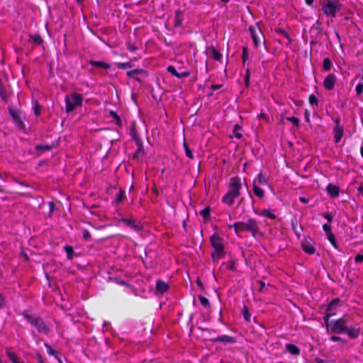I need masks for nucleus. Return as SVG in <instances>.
I'll return each instance as SVG.
<instances>
[{
	"instance_id": "obj_1",
	"label": "nucleus",
	"mask_w": 363,
	"mask_h": 363,
	"mask_svg": "<svg viewBox=\"0 0 363 363\" xmlns=\"http://www.w3.org/2000/svg\"><path fill=\"white\" fill-rule=\"evenodd\" d=\"M229 228H233L237 235L241 232H250L254 238L263 236L258 223L254 218H248L246 222H235L233 224L228 225Z\"/></svg>"
},
{
	"instance_id": "obj_2",
	"label": "nucleus",
	"mask_w": 363,
	"mask_h": 363,
	"mask_svg": "<svg viewBox=\"0 0 363 363\" xmlns=\"http://www.w3.org/2000/svg\"><path fill=\"white\" fill-rule=\"evenodd\" d=\"M210 243L213 250L211 256L214 263L218 264V261L225 256V245L223 239L217 233H213L210 237Z\"/></svg>"
},
{
	"instance_id": "obj_3",
	"label": "nucleus",
	"mask_w": 363,
	"mask_h": 363,
	"mask_svg": "<svg viewBox=\"0 0 363 363\" xmlns=\"http://www.w3.org/2000/svg\"><path fill=\"white\" fill-rule=\"evenodd\" d=\"M21 315L32 326L36 328L39 333L48 335L50 328L41 317L33 315L26 311H23Z\"/></svg>"
},
{
	"instance_id": "obj_4",
	"label": "nucleus",
	"mask_w": 363,
	"mask_h": 363,
	"mask_svg": "<svg viewBox=\"0 0 363 363\" xmlns=\"http://www.w3.org/2000/svg\"><path fill=\"white\" fill-rule=\"evenodd\" d=\"M65 111L69 113L73 111L77 107L82 106L83 103V96L79 93L74 92L71 94H67L65 97Z\"/></svg>"
},
{
	"instance_id": "obj_5",
	"label": "nucleus",
	"mask_w": 363,
	"mask_h": 363,
	"mask_svg": "<svg viewBox=\"0 0 363 363\" xmlns=\"http://www.w3.org/2000/svg\"><path fill=\"white\" fill-rule=\"evenodd\" d=\"M348 318L345 316L342 317L336 320L329 322L332 331L337 334L345 333L348 326Z\"/></svg>"
},
{
	"instance_id": "obj_6",
	"label": "nucleus",
	"mask_w": 363,
	"mask_h": 363,
	"mask_svg": "<svg viewBox=\"0 0 363 363\" xmlns=\"http://www.w3.org/2000/svg\"><path fill=\"white\" fill-rule=\"evenodd\" d=\"M339 9L340 4L337 0H327L322 6L323 12L327 16L335 17Z\"/></svg>"
},
{
	"instance_id": "obj_7",
	"label": "nucleus",
	"mask_w": 363,
	"mask_h": 363,
	"mask_svg": "<svg viewBox=\"0 0 363 363\" xmlns=\"http://www.w3.org/2000/svg\"><path fill=\"white\" fill-rule=\"evenodd\" d=\"M249 31L250 33L255 46H259L262 40H264V36L260 27L259 26L258 23H257L255 26H250L249 27Z\"/></svg>"
},
{
	"instance_id": "obj_8",
	"label": "nucleus",
	"mask_w": 363,
	"mask_h": 363,
	"mask_svg": "<svg viewBox=\"0 0 363 363\" xmlns=\"http://www.w3.org/2000/svg\"><path fill=\"white\" fill-rule=\"evenodd\" d=\"M228 194L233 196L238 197L240 195V189L242 188L241 179L238 177H232L230 180Z\"/></svg>"
},
{
	"instance_id": "obj_9",
	"label": "nucleus",
	"mask_w": 363,
	"mask_h": 363,
	"mask_svg": "<svg viewBox=\"0 0 363 363\" xmlns=\"http://www.w3.org/2000/svg\"><path fill=\"white\" fill-rule=\"evenodd\" d=\"M9 114L16 124V125L21 130L25 129V124L22 120V112L19 110L14 109L12 107L9 108Z\"/></svg>"
},
{
	"instance_id": "obj_10",
	"label": "nucleus",
	"mask_w": 363,
	"mask_h": 363,
	"mask_svg": "<svg viewBox=\"0 0 363 363\" xmlns=\"http://www.w3.org/2000/svg\"><path fill=\"white\" fill-rule=\"evenodd\" d=\"M340 299L339 298H335L333 299L327 306V313L323 317L324 322L326 325V327L328 328L329 325V319L332 315H335V313L332 311L336 308V306H340Z\"/></svg>"
},
{
	"instance_id": "obj_11",
	"label": "nucleus",
	"mask_w": 363,
	"mask_h": 363,
	"mask_svg": "<svg viewBox=\"0 0 363 363\" xmlns=\"http://www.w3.org/2000/svg\"><path fill=\"white\" fill-rule=\"evenodd\" d=\"M302 250L308 255H313L315 252L314 241L309 237L304 238L301 242Z\"/></svg>"
},
{
	"instance_id": "obj_12",
	"label": "nucleus",
	"mask_w": 363,
	"mask_h": 363,
	"mask_svg": "<svg viewBox=\"0 0 363 363\" xmlns=\"http://www.w3.org/2000/svg\"><path fill=\"white\" fill-rule=\"evenodd\" d=\"M335 127L333 129L334 132V140L335 143H337L340 141L341 138L343 135V126L340 124V118L337 117L335 120Z\"/></svg>"
},
{
	"instance_id": "obj_13",
	"label": "nucleus",
	"mask_w": 363,
	"mask_h": 363,
	"mask_svg": "<svg viewBox=\"0 0 363 363\" xmlns=\"http://www.w3.org/2000/svg\"><path fill=\"white\" fill-rule=\"evenodd\" d=\"M119 221L123 223L126 226L132 228L136 232H139L143 228L142 224L140 223H137L136 220L132 218H121Z\"/></svg>"
},
{
	"instance_id": "obj_14",
	"label": "nucleus",
	"mask_w": 363,
	"mask_h": 363,
	"mask_svg": "<svg viewBox=\"0 0 363 363\" xmlns=\"http://www.w3.org/2000/svg\"><path fill=\"white\" fill-rule=\"evenodd\" d=\"M311 37L318 39L320 38L323 33L322 23L319 20H317L312 27L311 28Z\"/></svg>"
},
{
	"instance_id": "obj_15",
	"label": "nucleus",
	"mask_w": 363,
	"mask_h": 363,
	"mask_svg": "<svg viewBox=\"0 0 363 363\" xmlns=\"http://www.w3.org/2000/svg\"><path fill=\"white\" fill-rule=\"evenodd\" d=\"M337 81V77L335 74H329L323 81V86L327 90H332L335 87Z\"/></svg>"
},
{
	"instance_id": "obj_16",
	"label": "nucleus",
	"mask_w": 363,
	"mask_h": 363,
	"mask_svg": "<svg viewBox=\"0 0 363 363\" xmlns=\"http://www.w3.org/2000/svg\"><path fill=\"white\" fill-rule=\"evenodd\" d=\"M206 52L216 61H219L222 58L221 53L214 46L206 47Z\"/></svg>"
},
{
	"instance_id": "obj_17",
	"label": "nucleus",
	"mask_w": 363,
	"mask_h": 363,
	"mask_svg": "<svg viewBox=\"0 0 363 363\" xmlns=\"http://www.w3.org/2000/svg\"><path fill=\"white\" fill-rule=\"evenodd\" d=\"M127 75L129 77H133L134 78L135 80H137L138 82H141V79L138 77H135V74H142L145 77H147V72L145 70V69H133V70H129L127 72Z\"/></svg>"
},
{
	"instance_id": "obj_18",
	"label": "nucleus",
	"mask_w": 363,
	"mask_h": 363,
	"mask_svg": "<svg viewBox=\"0 0 363 363\" xmlns=\"http://www.w3.org/2000/svg\"><path fill=\"white\" fill-rule=\"evenodd\" d=\"M213 342H223V343H234L235 342V338L228 335H223L220 336H218L215 338L211 340Z\"/></svg>"
},
{
	"instance_id": "obj_19",
	"label": "nucleus",
	"mask_w": 363,
	"mask_h": 363,
	"mask_svg": "<svg viewBox=\"0 0 363 363\" xmlns=\"http://www.w3.org/2000/svg\"><path fill=\"white\" fill-rule=\"evenodd\" d=\"M136 145L138 146V150L133 154V158L134 160H139L142 159L143 157L144 156L145 150H144V147H143V143L141 140L137 141Z\"/></svg>"
},
{
	"instance_id": "obj_20",
	"label": "nucleus",
	"mask_w": 363,
	"mask_h": 363,
	"mask_svg": "<svg viewBox=\"0 0 363 363\" xmlns=\"http://www.w3.org/2000/svg\"><path fill=\"white\" fill-rule=\"evenodd\" d=\"M169 289V285L165 281L158 279L156 281V291L158 294H164Z\"/></svg>"
},
{
	"instance_id": "obj_21",
	"label": "nucleus",
	"mask_w": 363,
	"mask_h": 363,
	"mask_svg": "<svg viewBox=\"0 0 363 363\" xmlns=\"http://www.w3.org/2000/svg\"><path fill=\"white\" fill-rule=\"evenodd\" d=\"M326 190L328 194L332 197H337L340 194V188L331 183L327 186Z\"/></svg>"
},
{
	"instance_id": "obj_22",
	"label": "nucleus",
	"mask_w": 363,
	"mask_h": 363,
	"mask_svg": "<svg viewBox=\"0 0 363 363\" xmlns=\"http://www.w3.org/2000/svg\"><path fill=\"white\" fill-rule=\"evenodd\" d=\"M359 332L360 330L359 328L347 326L345 333H346L350 338L355 339L358 337Z\"/></svg>"
},
{
	"instance_id": "obj_23",
	"label": "nucleus",
	"mask_w": 363,
	"mask_h": 363,
	"mask_svg": "<svg viewBox=\"0 0 363 363\" xmlns=\"http://www.w3.org/2000/svg\"><path fill=\"white\" fill-rule=\"evenodd\" d=\"M292 230L294 233V234L298 237L300 238L301 235V232L303 231L302 226L298 227V222L296 218H294L291 222Z\"/></svg>"
},
{
	"instance_id": "obj_24",
	"label": "nucleus",
	"mask_w": 363,
	"mask_h": 363,
	"mask_svg": "<svg viewBox=\"0 0 363 363\" xmlns=\"http://www.w3.org/2000/svg\"><path fill=\"white\" fill-rule=\"evenodd\" d=\"M237 197L235 196H233V195L228 194V192L223 196L222 198V202L228 206H231L232 205H233L234 202H235V199H236Z\"/></svg>"
},
{
	"instance_id": "obj_25",
	"label": "nucleus",
	"mask_w": 363,
	"mask_h": 363,
	"mask_svg": "<svg viewBox=\"0 0 363 363\" xmlns=\"http://www.w3.org/2000/svg\"><path fill=\"white\" fill-rule=\"evenodd\" d=\"M89 64L94 67L102 68L104 69H109L111 68L110 64L101 61L90 60Z\"/></svg>"
},
{
	"instance_id": "obj_26",
	"label": "nucleus",
	"mask_w": 363,
	"mask_h": 363,
	"mask_svg": "<svg viewBox=\"0 0 363 363\" xmlns=\"http://www.w3.org/2000/svg\"><path fill=\"white\" fill-rule=\"evenodd\" d=\"M286 350L288 352L293 355H299L301 352L300 349L294 344H286Z\"/></svg>"
},
{
	"instance_id": "obj_27",
	"label": "nucleus",
	"mask_w": 363,
	"mask_h": 363,
	"mask_svg": "<svg viewBox=\"0 0 363 363\" xmlns=\"http://www.w3.org/2000/svg\"><path fill=\"white\" fill-rule=\"evenodd\" d=\"M253 184L255 185H268V182L266 177L262 174L259 173L257 177L254 179Z\"/></svg>"
},
{
	"instance_id": "obj_28",
	"label": "nucleus",
	"mask_w": 363,
	"mask_h": 363,
	"mask_svg": "<svg viewBox=\"0 0 363 363\" xmlns=\"http://www.w3.org/2000/svg\"><path fill=\"white\" fill-rule=\"evenodd\" d=\"M6 354L7 357L11 360L12 363H18V362H20L19 358L13 352L7 349L6 351Z\"/></svg>"
},
{
	"instance_id": "obj_29",
	"label": "nucleus",
	"mask_w": 363,
	"mask_h": 363,
	"mask_svg": "<svg viewBox=\"0 0 363 363\" xmlns=\"http://www.w3.org/2000/svg\"><path fill=\"white\" fill-rule=\"evenodd\" d=\"M125 198V192L123 189H120L118 193L116 195L114 203L115 204H119L123 201Z\"/></svg>"
},
{
	"instance_id": "obj_30",
	"label": "nucleus",
	"mask_w": 363,
	"mask_h": 363,
	"mask_svg": "<svg viewBox=\"0 0 363 363\" xmlns=\"http://www.w3.org/2000/svg\"><path fill=\"white\" fill-rule=\"evenodd\" d=\"M252 190L254 194L257 196L259 199H262L264 196V191L259 188L257 185H255V184H252Z\"/></svg>"
},
{
	"instance_id": "obj_31",
	"label": "nucleus",
	"mask_w": 363,
	"mask_h": 363,
	"mask_svg": "<svg viewBox=\"0 0 363 363\" xmlns=\"http://www.w3.org/2000/svg\"><path fill=\"white\" fill-rule=\"evenodd\" d=\"M53 145H37L35 146V150L41 152H45L51 150L53 148Z\"/></svg>"
},
{
	"instance_id": "obj_32",
	"label": "nucleus",
	"mask_w": 363,
	"mask_h": 363,
	"mask_svg": "<svg viewBox=\"0 0 363 363\" xmlns=\"http://www.w3.org/2000/svg\"><path fill=\"white\" fill-rule=\"evenodd\" d=\"M45 347L46 348L47 352L49 355L55 357V358H58V354H60L57 351H55L52 348V347L48 344H44Z\"/></svg>"
},
{
	"instance_id": "obj_33",
	"label": "nucleus",
	"mask_w": 363,
	"mask_h": 363,
	"mask_svg": "<svg viewBox=\"0 0 363 363\" xmlns=\"http://www.w3.org/2000/svg\"><path fill=\"white\" fill-rule=\"evenodd\" d=\"M183 146H184V149L185 150V154H186V157H189V159H194V155H193L192 150L188 146V144L185 139L183 142Z\"/></svg>"
},
{
	"instance_id": "obj_34",
	"label": "nucleus",
	"mask_w": 363,
	"mask_h": 363,
	"mask_svg": "<svg viewBox=\"0 0 363 363\" xmlns=\"http://www.w3.org/2000/svg\"><path fill=\"white\" fill-rule=\"evenodd\" d=\"M241 129V126L238 124H235L233 127V135L238 139H240L242 137Z\"/></svg>"
},
{
	"instance_id": "obj_35",
	"label": "nucleus",
	"mask_w": 363,
	"mask_h": 363,
	"mask_svg": "<svg viewBox=\"0 0 363 363\" xmlns=\"http://www.w3.org/2000/svg\"><path fill=\"white\" fill-rule=\"evenodd\" d=\"M29 38H30V40H32L37 45H41L43 43L42 38L38 34L30 35Z\"/></svg>"
},
{
	"instance_id": "obj_36",
	"label": "nucleus",
	"mask_w": 363,
	"mask_h": 363,
	"mask_svg": "<svg viewBox=\"0 0 363 363\" xmlns=\"http://www.w3.org/2000/svg\"><path fill=\"white\" fill-rule=\"evenodd\" d=\"M64 250L67 253V257L68 259H72L74 255L73 247L70 245H65Z\"/></svg>"
},
{
	"instance_id": "obj_37",
	"label": "nucleus",
	"mask_w": 363,
	"mask_h": 363,
	"mask_svg": "<svg viewBox=\"0 0 363 363\" xmlns=\"http://www.w3.org/2000/svg\"><path fill=\"white\" fill-rule=\"evenodd\" d=\"M331 67H332V62L330 60V58H328V57L325 58L323 60V68L324 71H325V72L330 71Z\"/></svg>"
},
{
	"instance_id": "obj_38",
	"label": "nucleus",
	"mask_w": 363,
	"mask_h": 363,
	"mask_svg": "<svg viewBox=\"0 0 363 363\" xmlns=\"http://www.w3.org/2000/svg\"><path fill=\"white\" fill-rule=\"evenodd\" d=\"M242 313L243 315L244 319L247 322H250V320H251V315H250L249 310H248V308H247V307L246 306H243L242 310Z\"/></svg>"
},
{
	"instance_id": "obj_39",
	"label": "nucleus",
	"mask_w": 363,
	"mask_h": 363,
	"mask_svg": "<svg viewBox=\"0 0 363 363\" xmlns=\"http://www.w3.org/2000/svg\"><path fill=\"white\" fill-rule=\"evenodd\" d=\"M262 215L272 220H274L277 218L276 215L272 213L269 209H264L262 211Z\"/></svg>"
},
{
	"instance_id": "obj_40",
	"label": "nucleus",
	"mask_w": 363,
	"mask_h": 363,
	"mask_svg": "<svg viewBox=\"0 0 363 363\" xmlns=\"http://www.w3.org/2000/svg\"><path fill=\"white\" fill-rule=\"evenodd\" d=\"M0 97L4 102H7L6 91L2 84V82L0 79Z\"/></svg>"
},
{
	"instance_id": "obj_41",
	"label": "nucleus",
	"mask_w": 363,
	"mask_h": 363,
	"mask_svg": "<svg viewBox=\"0 0 363 363\" xmlns=\"http://www.w3.org/2000/svg\"><path fill=\"white\" fill-rule=\"evenodd\" d=\"M109 113L113 117V118H114L116 124L121 127L122 125V121L116 112L114 111H110Z\"/></svg>"
},
{
	"instance_id": "obj_42",
	"label": "nucleus",
	"mask_w": 363,
	"mask_h": 363,
	"mask_svg": "<svg viewBox=\"0 0 363 363\" xmlns=\"http://www.w3.org/2000/svg\"><path fill=\"white\" fill-rule=\"evenodd\" d=\"M210 212L211 207L209 206H207L200 211V214L203 217L205 220H206L210 216Z\"/></svg>"
},
{
	"instance_id": "obj_43",
	"label": "nucleus",
	"mask_w": 363,
	"mask_h": 363,
	"mask_svg": "<svg viewBox=\"0 0 363 363\" xmlns=\"http://www.w3.org/2000/svg\"><path fill=\"white\" fill-rule=\"evenodd\" d=\"M327 238H328V240H329V242H330V244L333 246V247L335 249L337 250L338 245L337 244L335 235L334 234L329 235L328 236H327Z\"/></svg>"
},
{
	"instance_id": "obj_44",
	"label": "nucleus",
	"mask_w": 363,
	"mask_h": 363,
	"mask_svg": "<svg viewBox=\"0 0 363 363\" xmlns=\"http://www.w3.org/2000/svg\"><path fill=\"white\" fill-rule=\"evenodd\" d=\"M198 298L200 301L201 303L203 306H205L206 308L210 307V302H209V300L207 298H206V297H204V296H203L201 295H199L198 296Z\"/></svg>"
},
{
	"instance_id": "obj_45",
	"label": "nucleus",
	"mask_w": 363,
	"mask_h": 363,
	"mask_svg": "<svg viewBox=\"0 0 363 363\" xmlns=\"http://www.w3.org/2000/svg\"><path fill=\"white\" fill-rule=\"evenodd\" d=\"M248 49L247 47H243L242 50V60L244 65L248 60Z\"/></svg>"
},
{
	"instance_id": "obj_46",
	"label": "nucleus",
	"mask_w": 363,
	"mask_h": 363,
	"mask_svg": "<svg viewBox=\"0 0 363 363\" xmlns=\"http://www.w3.org/2000/svg\"><path fill=\"white\" fill-rule=\"evenodd\" d=\"M308 102H309L310 105H311V106L315 105V106H318V100L317 97L313 94L309 96Z\"/></svg>"
},
{
	"instance_id": "obj_47",
	"label": "nucleus",
	"mask_w": 363,
	"mask_h": 363,
	"mask_svg": "<svg viewBox=\"0 0 363 363\" xmlns=\"http://www.w3.org/2000/svg\"><path fill=\"white\" fill-rule=\"evenodd\" d=\"M286 119L288 121L291 122L295 126L299 127L300 120L298 118H296L295 116H290V117H286Z\"/></svg>"
},
{
	"instance_id": "obj_48",
	"label": "nucleus",
	"mask_w": 363,
	"mask_h": 363,
	"mask_svg": "<svg viewBox=\"0 0 363 363\" xmlns=\"http://www.w3.org/2000/svg\"><path fill=\"white\" fill-rule=\"evenodd\" d=\"M131 67H132V63L130 62L117 63V67L118 69H125L127 68H130Z\"/></svg>"
},
{
	"instance_id": "obj_49",
	"label": "nucleus",
	"mask_w": 363,
	"mask_h": 363,
	"mask_svg": "<svg viewBox=\"0 0 363 363\" xmlns=\"http://www.w3.org/2000/svg\"><path fill=\"white\" fill-rule=\"evenodd\" d=\"M130 134L132 138L135 141V143L137 141H140V140L137 136V133H136L134 124H132V125H131L130 133Z\"/></svg>"
},
{
	"instance_id": "obj_50",
	"label": "nucleus",
	"mask_w": 363,
	"mask_h": 363,
	"mask_svg": "<svg viewBox=\"0 0 363 363\" xmlns=\"http://www.w3.org/2000/svg\"><path fill=\"white\" fill-rule=\"evenodd\" d=\"M323 229L325 232L327 236L333 234L332 232V227L330 223H325L323 225Z\"/></svg>"
},
{
	"instance_id": "obj_51",
	"label": "nucleus",
	"mask_w": 363,
	"mask_h": 363,
	"mask_svg": "<svg viewBox=\"0 0 363 363\" xmlns=\"http://www.w3.org/2000/svg\"><path fill=\"white\" fill-rule=\"evenodd\" d=\"M167 70L169 73L178 78L179 72L173 65L168 66Z\"/></svg>"
},
{
	"instance_id": "obj_52",
	"label": "nucleus",
	"mask_w": 363,
	"mask_h": 363,
	"mask_svg": "<svg viewBox=\"0 0 363 363\" xmlns=\"http://www.w3.org/2000/svg\"><path fill=\"white\" fill-rule=\"evenodd\" d=\"M182 25V18L179 13H176L174 18V26L176 27H180Z\"/></svg>"
},
{
	"instance_id": "obj_53",
	"label": "nucleus",
	"mask_w": 363,
	"mask_h": 363,
	"mask_svg": "<svg viewBox=\"0 0 363 363\" xmlns=\"http://www.w3.org/2000/svg\"><path fill=\"white\" fill-rule=\"evenodd\" d=\"M275 31L277 34L281 35L284 36L285 38H286L289 40V42H291V38H290L289 34L284 29L277 28L275 30Z\"/></svg>"
},
{
	"instance_id": "obj_54",
	"label": "nucleus",
	"mask_w": 363,
	"mask_h": 363,
	"mask_svg": "<svg viewBox=\"0 0 363 363\" xmlns=\"http://www.w3.org/2000/svg\"><path fill=\"white\" fill-rule=\"evenodd\" d=\"M355 91L357 95L359 96L363 94V82L358 83L355 87Z\"/></svg>"
},
{
	"instance_id": "obj_55",
	"label": "nucleus",
	"mask_w": 363,
	"mask_h": 363,
	"mask_svg": "<svg viewBox=\"0 0 363 363\" xmlns=\"http://www.w3.org/2000/svg\"><path fill=\"white\" fill-rule=\"evenodd\" d=\"M250 69L247 68L245 72V84L247 87L249 86L250 84Z\"/></svg>"
},
{
	"instance_id": "obj_56",
	"label": "nucleus",
	"mask_w": 363,
	"mask_h": 363,
	"mask_svg": "<svg viewBox=\"0 0 363 363\" xmlns=\"http://www.w3.org/2000/svg\"><path fill=\"white\" fill-rule=\"evenodd\" d=\"M323 217L325 218L330 223L333 220V215L331 212L323 213Z\"/></svg>"
},
{
	"instance_id": "obj_57",
	"label": "nucleus",
	"mask_w": 363,
	"mask_h": 363,
	"mask_svg": "<svg viewBox=\"0 0 363 363\" xmlns=\"http://www.w3.org/2000/svg\"><path fill=\"white\" fill-rule=\"evenodd\" d=\"M226 267L229 270L235 272L236 270L235 264L233 261H230L226 264Z\"/></svg>"
},
{
	"instance_id": "obj_58",
	"label": "nucleus",
	"mask_w": 363,
	"mask_h": 363,
	"mask_svg": "<svg viewBox=\"0 0 363 363\" xmlns=\"http://www.w3.org/2000/svg\"><path fill=\"white\" fill-rule=\"evenodd\" d=\"M6 300L5 297L0 293V308H2L6 306Z\"/></svg>"
},
{
	"instance_id": "obj_59",
	"label": "nucleus",
	"mask_w": 363,
	"mask_h": 363,
	"mask_svg": "<svg viewBox=\"0 0 363 363\" xmlns=\"http://www.w3.org/2000/svg\"><path fill=\"white\" fill-rule=\"evenodd\" d=\"M114 280H115L116 283H117L120 285L130 286V284L123 280L119 279L118 278H114Z\"/></svg>"
},
{
	"instance_id": "obj_60",
	"label": "nucleus",
	"mask_w": 363,
	"mask_h": 363,
	"mask_svg": "<svg viewBox=\"0 0 363 363\" xmlns=\"http://www.w3.org/2000/svg\"><path fill=\"white\" fill-rule=\"evenodd\" d=\"M310 116H311L310 111L308 109H306L304 111V119H305L306 122H307V123L311 122Z\"/></svg>"
},
{
	"instance_id": "obj_61",
	"label": "nucleus",
	"mask_w": 363,
	"mask_h": 363,
	"mask_svg": "<svg viewBox=\"0 0 363 363\" xmlns=\"http://www.w3.org/2000/svg\"><path fill=\"white\" fill-rule=\"evenodd\" d=\"M190 74L189 72H179L178 79H182L189 77Z\"/></svg>"
},
{
	"instance_id": "obj_62",
	"label": "nucleus",
	"mask_w": 363,
	"mask_h": 363,
	"mask_svg": "<svg viewBox=\"0 0 363 363\" xmlns=\"http://www.w3.org/2000/svg\"><path fill=\"white\" fill-rule=\"evenodd\" d=\"M91 237V234L88 230H83V238L84 240H88Z\"/></svg>"
},
{
	"instance_id": "obj_63",
	"label": "nucleus",
	"mask_w": 363,
	"mask_h": 363,
	"mask_svg": "<svg viewBox=\"0 0 363 363\" xmlns=\"http://www.w3.org/2000/svg\"><path fill=\"white\" fill-rule=\"evenodd\" d=\"M356 263H362L363 262V255H357L354 257Z\"/></svg>"
},
{
	"instance_id": "obj_64",
	"label": "nucleus",
	"mask_w": 363,
	"mask_h": 363,
	"mask_svg": "<svg viewBox=\"0 0 363 363\" xmlns=\"http://www.w3.org/2000/svg\"><path fill=\"white\" fill-rule=\"evenodd\" d=\"M35 357H36L37 361L39 363H45L44 361H43V358L42 355L40 353H38V352L36 353L35 354Z\"/></svg>"
}]
</instances>
